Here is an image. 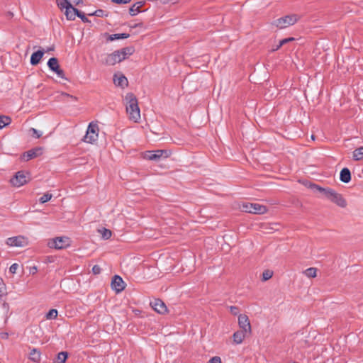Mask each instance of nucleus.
<instances>
[{
  "label": "nucleus",
  "mask_w": 363,
  "mask_h": 363,
  "mask_svg": "<svg viewBox=\"0 0 363 363\" xmlns=\"http://www.w3.org/2000/svg\"><path fill=\"white\" fill-rule=\"evenodd\" d=\"M70 2L74 5H78L81 2V0H70Z\"/></svg>",
  "instance_id": "obj_45"
},
{
  "label": "nucleus",
  "mask_w": 363,
  "mask_h": 363,
  "mask_svg": "<svg viewBox=\"0 0 363 363\" xmlns=\"http://www.w3.org/2000/svg\"><path fill=\"white\" fill-rule=\"evenodd\" d=\"M117 51L118 52L121 60H123L128 56H130L133 53L134 49L132 47H127V48L121 49V50H117Z\"/></svg>",
  "instance_id": "obj_20"
},
{
  "label": "nucleus",
  "mask_w": 363,
  "mask_h": 363,
  "mask_svg": "<svg viewBox=\"0 0 363 363\" xmlns=\"http://www.w3.org/2000/svg\"><path fill=\"white\" fill-rule=\"evenodd\" d=\"M122 60L120 57L118 52L116 50L111 54H108L104 56L103 59V63L106 65H114L116 63L121 62Z\"/></svg>",
  "instance_id": "obj_8"
},
{
  "label": "nucleus",
  "mask_w": 363,
  "mask_h": 363,
  "mask_svg": "<svg viewBox=\"0 0 363 363\" xmlns=\"http://www.w3.org/2000/svg\"><path fill=\"white\" fill-rule=\"evenodd\" d=\"M171 152L167 150H157L154 151H146L143 153V158L151 161H159L170 156Z\"/></svg>",
  "instance_id": "obj_3"
},
{
  "label": "nucleus",
  "mask_w": 363,
  "mask_h": 363,
  "mask_svg": "<svg viewBox=\"0 0 363 363\" xmlns=\"http://www.w3.org/2000/svg\"><path fill=\"white\" fill-rule=\"evenodd\" d=\"M311 186L312 189L318 191L325 198L330 200L339 207L345 208L347 206V201L340 194L337 193L335 190L330 188H323L316 184H313Z\"/></svg>",
  "instance_id": "obj_1"
},
{
  "label": "nucleus",
  "mask_w": 363,
  "mask_h": 363,
  "mask_svg": "<svg viewBox=\"0 0 363 363\" xmlns=\"http://www.w3.org/2000/svg\"><path fill=\"white\" fill-rule=\"evenodd\" d=\"M36 272H37V267H33V268L30 269V273H31V274H35Z\"/></svg>",
  "instance_id": "obj_46"
},
{
  "label": "nucleus",
  "mask_w": 363,
  "mask_h": 363,
  "mask_svg": "<svg viewBox=\"0 0 363 363\" xmlns=\"http://www.w3.org/2000/svg\"><path fill=\"white\" fill-rule=\"evenodd\" d=\"M247 334H249L247 332L240 330H238L233 334V341L235 344H240L242 342L243 340L246 337Z\"/></svg>",
  "instance_id": "obj_16"
},
{
  "label": "nucleus",
  "mask_w": 363,
  "mask_h": 363,
  "mask_svg": "<svg viewBox=\"0 0 363 363\" xmlns=\"http://www.w3.org/2000/svg\"><path fill=\"white\" fill-rule=\"evenodd\" d=\"M273 275V272L269 270H266L262 274V279L264 281L269 279Z\"/></svg>",
  "instance_id": "obj_33"
},
{
  "label": "nucleus",
  "mask_w": 363,
  "mask_h": 363,
  "mask_svg": "<svg viewBox=\"0 0 363 363\" xmlns=\"http://www.w3.org/2000/svg\"><path fill=\"white\" fill-rule=\"evenodd\" d=\"M98 232L101 234V237L104 240H108L111 237L112 233L110 230L103 228L99 229Z\"/></svg>",
  "instance_id": "obj_24"
},
{
  "label": "nucleus",
  "mask_w": 363,
  "mask_h": 363,
  "mask_svg": "<svg viewBox=\"0 0 363 363\" xmlns=\"http://www.w3.org/2000/svg\"><path fill=\"white\" fill-rule=\"evenodd\" d=\"M10 182L14 186H21L27 182L26 174L23 172H18Z\"/></svg>",
  "instance_id": "obj_9"
},
{
  "label": "nucleus",
  "mask_w": 363,
  "mask_h": 363,
  "mask_svg": "<svg viewBox=\"0 0 363 363\" xmlns=\"http://www.w3.org/2000/svg\"><path fill=\"white\" fill-rule=\"evenodd\" d=\"M42 153L43 149L41 147H36L24 152L22 155V158L26 161H28L33 158L40 156Z\"/></svg>",
  "instance_id": "obj_13"
},
{
  "label": "nucleus",
  "mask_w": 363,
  "mask_h": 363,
  "mask_svg": "<svg viewBox=\"0 0 363 363\" xmlns=\"http://www.w3.org/2000/svg\"><path fill=\"white\" fill-rule=\"evenodd\" d=\"M48 245L50 248L57 250L64 249L70 245L69 238L67 237H57L48 241Z\"/></svg>",
  "instance_id": "obj_6"
},
{
  "label": "nucleus",
  "mask_w": 363,
  "mask_h": 363,
  "mask_svg": "<svg viewBox=\"0 0 363 363\" xmlns=\"http://www.w3.org/2000/svg\"><path fill=\"white\" fill-rule=\"evenodd\" d=\"M67 358V353L66 352H61L58 353L55 363H65Z\"/></svg>",
  "instance_id": "obj_28"
},
{
  "label": "nucleus",
  "mask_w": 363,
  "mask_h": 363,
  "mask_svg": "<svg viewBox=\"0 0 363 363\" xmlns=\"http://www.w3.org/2000/svg\"><path fill=\"white\" fill-rule=\"evenodd\" d=\"M18 268V264L17 263H14L13 264L10 268H9V272L11 273V274H16V271Z\"/></svg>",
  "instance_id": "obj_35"
},
{
  "label": "nucleus",
  "mask_w": 363,
  "mask_h": 363,
  "mask_svg": "<svg viewBox=\"0 0 363 363\" xmlns=\"http://www.w3.org/2000/svg\"><path fill=\"white\" fill-rule=\"evenodd\" d=\"M129 37V35L127 33H121V34H113L109 36L110 40H118V39H125Z\"/></svg>",
  "instance_id": "obj_30"
},
{
  "label": "nucleus",
  "mask_w": 363,
  "mask_h": 363,
  "mask_svg": "<svg viewBox=\"0 0 363 363\" xmlns=\"http://www.w3.org/2000/svg\"><path fill=\"white\" fill-rule=\"evenodd\" d=\"M141 4L140 2H138L136 4H135L134 5H133L130 9H129V13L131 16H135L140 11V8L141 7Z\"/></svg>",
  "instance_id": "obj_29"
},
{
  "label": "nucleus",
  "mask_w": 363,
  "mask_h": 363,
  "mask_svg": "<svg viewBox=\"0 0 363 363\" xmlns=\"http://www.w3.org/2000/svg\"><path fill=\"white\" fill-rule=\"evenodd\" d=\"M0 336L2 339H7L9 337V333H1Z\"/></svg>",
  "instance_id": "obj_44"
},
{
  "label": "nucleus",
  "mask_w": 363,
  "mask_h": 363,
  "mask_svg": "<svg viewBox=\"0 0 363 363\" xmlns=\"http://www.w3.org/2000/svg\"><path fill=\"white\" fill-rule=\"evenodd\" d=\"M26 244V240L23 236L11 237L6 240V245L11 247H23Z\"/></svg>",
  "instance_id": "obj_10"
},
{
  "label": "nucleus",
  "mask_w": 363,
  "mask_h": 363,
  "mask_svg": "<svg viewBox=\"0 0 363 363\" xmlns=\"http://www.w3.org/2000/svg\"><path fill=\"white\" fill-rule=\"evenodd\" d=\"M30 359L35 362H39L40 359V352L36 349H33L30 352Z\"/></svg>",
  "instance_id": "obj_23"
},
{
  "label": "nucleus",
  "mask_w": 363,
  "mask_h": 363,
  "mask_svg": "<svg viewBox=\"0 0 363 363\" xmlns=\"http://www.w3.org/2000/svg\"><path fill=\"white\" fill-rule=\"evenodd\" d=\"M311 138H312L313 140H314V136H313V135H311Z\"/></svg>",
  "instance_id": "obj_48"
},
{
  "label": "nucleus",
  "mask_w": 363,
  "mask_h": 363,
  "mask_svg": "<svg viewBox=\"0 0 363 363\" xmlns=\"http://www.w3.org/2000/svg\"><path fill=\"white\" fill-rule=\"evenodd\" d=\"M281 47V46H279V45H277V46H275V48H274L272 49V51H276V50H279Z\"/></svg>",
  "instance_id": "obj_47"
},
{
  "label": "nucleus",
  "mask_w": 363,
  "mask_h": 363,
  "mask_svg": "<svg viewBox=\"0 0 363 363\" xmlns=\"http://www.w3.org/2000/svg\"><path fill=\"white\" fill-rule=\"evenodd\" d=\"M43 55L44 51L43 50H38L37 52H33L30 57V64L32 65H38L41 60Z\"/></svg>",
  "instance_id": "obj_17"
},
{
  "label": "nucleus",
  "mask_w": 363,
  "mask_h": 363,
  "mask_svg": "<svg viewBox=\"0 0 363 363\" xmlns=\"http://www.w3.org/2000/svg\"><path fill=\"white\" fill-rule=\"evenodd\" d=\"M208 363H221V359L219 357H213L208 361Z\"/></svg>",
  "instance_id": "obj_38"
},
{
  "label": "nucleus",
  "mask_w": 363,
  "mask_h": 363,
  "mask_svg": "<svg viewBox=\"0 0 363 363\" xmlns=\"http://www.w3.org/2000/svg\"><path fill=\"white\" fill-rule=\"evenodd\" d=\"M130 0H112V1L117 4H126L129 2Z\"/></svg>",
  "instance_id": "obj_43"
},
{
  "label": "nucleus",
  "mask_w": 363,
  "mask_h": 363,
  "mask_svg": "<svg viewBox=\"0 0 363 363\" xmlns=\"http://www.w3.org/2000/svg\"><path fill=\"white\" fill-rule=\"evenodd\" d=\"M92 272H93L94 274H100V272H101V267H100L99 265H94V266L92 267Z\"/></svg>",
  "instance_id": "obj_39"
},
{
  "label": "nucleus",
  "mask_w": 363,
  "mask_h": 363,
  "mask_svg": "<svg viewBox=\"0 0 363 363\" xmlns=\"http://www.w3.org/2000/svg\"><path fill=\"white\" fill-rule=\"evenodd\" d=\"M104 13V11L103 10H96L94 13H89V16H101Z\"/></svg>",
  "instance_id": "obj_42"
},
{
  "label": "nucleus",
  "mask_w": 363,
  "mask_h": 363,
  "mask_svg": "<svg viewBox=\"0 0 363 363\" xmlns=\"http://www.w3.org/2000/svg\"><path fill=\"white\" fill-rule=\"evenodd\" d=\"M230 311L233 315H237L239 312L238 308L237 306H230Z\"/></svg>",
  "instance_id": "obj_41"
},
{
  "label": "nucleus",
  "mask_w": 363,
  "mask_h": 363,
  "mask_svg": "<svg viewBox=\"0 0 363 363\" xmlns=\"http://www.w3.org/2000/svg\"><path fill=\"white\" fill-rule=\"evenodd\" d=\"M152 308L160 314H164L167 311V308L164 303L160 300L155 299L150 303Z\"/></svg>",
  "instance_id": "obj_14"
},
{
  "label": "nucleus",
  "mask_w": 363,
  "mask_h": 363,
  "mask_svg": "<svg viewBox=\"0 0 363 363\" xmlns=\"http://www.w3.org/2000/svg\"><path fill=\"white\" fill-rule=\"evenodd\" d=\"M113 82L116 86L125 87L128 85V79L123 74H115L113 77Z\"/></svg>",
  "instance_id": "obj_15"
},
{
  "label": "nucleus",
  "mask_w": 363,
  "mask_h": 363,
  "mask_svg": "<svg viewBox=\"0 0 363 363\" xmlns=\"http://www.w3.org/2000/svg\"><path fill=\"white\" fill-rule=\"evenodd\" d=\"M52 194H45L40 198V202L42 203H44L48 201H50L52 199Z\"/></svg>",
  "instance_id": "obj_32"
},
{
  "label": "nucleus",
  "mask_w": 363,
  "mask_h": 363,
  "mask_svg": "<svg viewBox=\"0 0 363 363\" xmlns=\"http://www.w3.org/2000/svg\"><path fill=\"white\" fill-rule=\"evenodd\" d=\"M58 312L56 309H51L46 314L45 317L48 320L55 319L57 317Z\"/></svg>",
  "instance_id": "obj_31"
},
{
  "label": "nucleus",
  "mask_w": 363,
  "mask_h": 363,
  "mask_svg": "<svg viewBox=\"0 0 363 363\" xmlns=\"http://www.w3.org/2000/svg\"><path fill=\"white\" fill-rule=\"evenodd\" d=\"M79 10L73 7L72 5L69 8H67L65 14L68 20H74L75 16H77Z\"/></svg>",
  "instance_id": "obj_19"
},
{
  "label": "nucleus",
  "mask_w": 363,
  "mask_h": 363,
  "mask_svg": "<svg viewBox=\"0 0 363 363\" xmlns=\"http://www.w3.org/2000/svg\"><path fill=\"white\" fill-rule=\"evenodd\" d=\"M54 72H55V73H56V74H57L59 77H60V78H62V79H65L64 72H63V70H62V69H61L60 67H59V68H57V69H56V71H54Z\"/></svg>",
  "instance_id": "obj_36"
},
{
  "label": "nucleus",
  "mask_w": 363,
  "mask_h": 363,
  "mask_svg": "<svg viewBox=\"0 0 363 363\" xmlns=\"http://www.w3.org/2000/svg\"><path fill=\"white\" fill-rule=\"evenodd\" d=\"M352 157L355 161L363 160V146L355 149L352 152Z\"/></svg>",
  "instance_id": "obj_21"
},
{
  "label": "nucleus",
  "mask_w": 363,
  "mask_h": 363,
  "mask_svg": "<svg viewBox=\"0 0 363 363\" xmlns=\"http://www.w3.org/2000/svg\"><path fill=\"white\" fill-rule=\"evenodd\" d=\"M125 282L121 277L118 275L113 277L111 281V287L113 290L119 293L125 289Z\"/></svg>",
  "instance_id": "obj_12"
},
{
  "label": "nucleus",
  "mask_w": 363,
  "mask_h": 363,
  "mask_svg": "<svg viewBox=\"0 0 363 363\" xmlns=\"http://www.w3.org/2000/svg\"><path fill=\"white\" fill-rule=\"evenodd\" d=\"M340 179L344 183H348L351 180V173L348 168H343L341 170Z\"/></svg>",
  "instance_id": "obj_18"
},
{
  "label": "nucleus",
  "mask_w": 363,
  "mask_h": 363,
  "mask_svg": "<svg viewBox=\"0 0 363 363\" xmlns=\"http://www.w3.org/2000/svg\"><path fill=\"white\" fill-rule=\"evenodd\" d=\"M238 325L241 330L251 333V325L248 317L245 314H241L238 316Z\"/></svg>",
  "instance_id": "obj_11"
},
{
  "label": "nucleus",
  "mask_w": 363,
  "mask_h": 363,
  "mask_svg": "<svg viewBox=\"0 0 363 363\" xmlns=\"http://www.w3.org/2000/svg\"><path fill=\"white\" fill-rule=\"evenodd\" d=\"M298 20V16L297 15H288L276 20L274 21V25L279 28L283 29L295 24Z\"/></svg>",
  "instance_id": "obj_4"
},
{
  "label": "nucleus",
  "mask_w": 363,
  "mask_h": 363,
  "mask_svg": "<svg viewBox=\"0 0 363 363\" xmlns=\"http://www.w3.org/2000/svg\"><path fill=\"white\" fill-rule=\"evenodd\" d=\"M11 122V118L6 116H0V129L9 125Z\"/></svg>",
  "instance_id": "obj_26"
},
{
  "label": "nucleus",
  "mask_w": 363,
  "mask_h": 363,
  "mask_svg": "<svg viewBox=\"0 0 363 363\" xmlns=\"http://www.w3.org/2000/svg\"><path fill=\"white\" fill-rule=\"evenodd\" d=\"M242 211L250 213L263 214L267 212V208L258 203H245L242 206Z\"/></svg>",
  "instance_id": "obj_7"
},
{
  "label": "nucleus",
  "mask_w": 363,
  "mask_h": 363,
  "mask_svg": "<svg viewBox=\"0 0 363 363\" xmlns=\"http://www.w3.org/2000/svg\"><path fill=\"white\" fill-rule=\"evenodd\" d=\"M48 66L52 71H56L60 67L57 59L55 57L50 58L48 62Z\"/></svg>",
  "instance_id": "obj_22"
},
{
  "label": "nucleus",
  "mask_w": 363,
  "mask_h": 363,
  "mask_svg": "<svg viewBox=\"0 0 363 363\" xmlns=\"http://www.w3.org/2000/svg\"><path fill=\"white\" fill-rule=\"evenodd\" d=\"M292 40H294L293 38L283 39L279 41V46H282L283 45L286 44V43H288L289 41H292Z\"/></svg>",
  "instance_id": "obj_40"
},
{
  "label": "nucleus",
  "mask_w": 363,
  "mask_h": 363,
  "mask_svg": "<svg viewBox=\"0 0 363 363\" xmlns=\"http://www.w3.org/2000/svg\"><path fill=\"white\" fill-rule=\"evenodd\" d=\"M99 127L96 123H90L86 135L84 137V141L87 143H93L98 139Z\"/></svg>",
  "instance_id": "obj_5"
},
{
  "label": "nucleus",
  "mask_w": 363,
  "mask_h": 363,
  "mask_svg": "<svg viewBox=\"0 0 363 363\" xmlns=\"http://www.w3.org/2000/svg\"><path fill=\"white\" fill-rule=\"evenodd\" d=\"M30 132L33 133V135L36 138H39L42 135V133L39 130H36L35 128H31L30 129Z\"/></svg>",
  "instance_id": "obj_34"
},
{
  "label": "nucleus",
  "mask_w": 363,
  "mask_h": 363,
  "mask_svg": "<svg viewBox=\"0 0 363 363\" xmlns=\"http://www.w3.org/2000/svg\"><path fill=\"white\" fill-rule=\"evenodd\" d=\"M77 16L82 19L83 22H89V19L85 16L84 13L79 11Z\"/></svg>",
  "instance_id": "obj_37"
},
{
  "label": "nucleus",
  "mask_w": 363,
  "mask_h": 363,
  "mask_svg": "<svg viewBox=\"0 0 363 363\" xmlns=\"http://www.w3.org/2000/svg\"><path fill=\"white\" fill-rule=\"evenodd\" d=\"M125 101L128 118L135 123L138 122L141 117L137 98L133 94L128 93L125 97Z\"/></svg>",
  "instance_id": "obj_2"
},
{
  "label": "nucleus",
  "mask_w": 363,
  "mask_h": 363,
  "mask_svg": "<svg viewBox=\"0 0 363 363\" xmlns=\"http://www.w3.org/2000/svg\"><path fill=\"white\" fill-rule=\"evenodd\" d=\"M303 274L308 278H314L317 276V269L315 267H310L306 269Z\"/></svg>",
  "instance_id": "obj_25"
},
{
  "label": "nucleus",
  "mask_w": 363,
  "mask_h": 363,
  "mask_svg": "<svg viewBox=\"0 0 363 363\" xmlns=\"http://www.w3.org/2000/svg\"><path fill=\"white\" fill-rule=\"evenodd\" d=\"M57 6L62 10H67V8H69L72 4L68 0H57Z\"/></svg>",
  "instance_id": "obj_27"
}]
</instances>
